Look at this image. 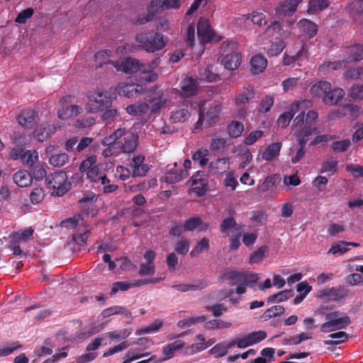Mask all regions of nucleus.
Returning a JSON list of instances; mask_svg holds the SVG:
<instances>
[{"label": "nucleus", "mask_w": 363, "mask_h": 363, "mask_svg": "<svg viewBox=\"0 0 363 363\" xmlns=\"http://www.w3.org/2000/svg\"><path fill=\"white\" fill-rule=\"evenodd\" d=\"M101 143L106 146L102 152L105 157L116 156L122 152H133L138 145V136L125 128H119L105 137Z\"/></svg>", "instance_id": "1"}, {"label": "nucleus", "mask_w": 363, "mask_h": 363, "mask_svg": "<svg viewBox=\"0 0 363 363\" xmlns=\"http://www.w3.org/2000/svg\"><path fill=\"white\" fill-rule=\"evenodd\" d=\"M118 71L126 74L140 73L145 74L142 80L147 82H155L158 76L153 72V67L150 64L140 63L138 60L125 58L113 64Z\"/></svg>", "instance_id": "2"}, {"label": "nucleus", "mask_w": 363, "mask_h": 363, "mask_svg": "<svg viewBox=\"0 0 363 363\" xmlns=\"http://www.w3.org/2000/svg\"><path fill=\"white\" fill-rule=\"evenodd\" d=\"M86 98L88 101L85 104V108L89 113L102 112L112 106L113 99L111 94L104 89H96L89 91L86 94Z\"/></svg>", "instance_id": "3"}, {"label": "nucleus", "mask_w": 363, "mask_h": 363, "mask_svg": "<svg viewBox=\"0 0 363 363\" xmlns=\"http://www.w3.org/2000/svg\"><path fill=\"white\" fill-rule=\"evenodd\" d=\"M138 47L149 52L162 50L166 45L167 38L163 35L152 30L143 31L135 36Z\"/></svg>", "instance_id": "4"}, {"label": "nucleus", "mask_w": 363, "mask_h": 363, "mask_svg": "<svg viewBox=\"0 0 363 363\" xmlns=\"http://www.w3.org/2000/svg\"><path fill=\"white\" fill-rule=\"evenodd\" d=\"M351 323L350 317L340 311H333L325 314V322L320 326V331L329 333L346 328Z\"/></svg>", "instance_id": "5"}, {"label": "nucleus", "mask_w": 363, "mask_h": 363, "mask_svg": "<svg viewBox=\"0 0 363 363\" xmlns=\"http://www.w3.org/2000/svg\"><path fill=\"white\" fill-rule=\"evenodd\" d=\"M48 188L53 190L52 194L62 196L69 189L70 184L67 182L66 173L62 171L55 172L46 179Z\"/></svg>", "instance_id": "6"}, {"label": "nucleus", "mask_w": 363, "mask_h": 363, "mask_svg": "<svg viewBox=\"0 0 363 363\" xmlns=\"http://www.w3.org/2000/svg\"><path fill=\"white\" fill-rule=\"evenodd\" d=\"M181 0H152L147 6L148 16L145 18L138 19L140 24H144L150 21L155 13L160 9H178L179 8V1Z\"/></svg>", "instance_id": "7"}, {"label": "nucleus", "mask_w": 363, "mask_h": 363, "mask_svg": "<svg viewBox=\"0 0 363 363\" xmlns=\"http://www.w3.org/2000/svg\"><path fill=\"white\" fill-rule=\"evenodd\" d=\"M313 106L311 100H303L292 104L288 111L283 113L277 119V124L281 128L286 127L291 121L294 115L298 111L299 109L309 108Z\"/></svg>", "instance_id": "8"}, {"label": "nucleus", "mask_w": 363, "mask_h": 363, "mask_svg": "<svg viewBox=\"0 0 363 363\" xmlns=\"http://www.w3.org/2000/svg\"><path fill=\"white\" fill-rule=\"evenodd\" d=\"M340 57L346 63L363 60V45L355 44L345 47L340 51Z\"/></svg>", "instance_id": "9"}, {"label": "nucleus", "mask_w": 363, "mask_h": 363, "mask_svg": "<svg viewBox=\"0 0 363 363\" xmlns=\"http://www.w3.org/2000/svg\"><path fill=\"white\" fill-rule=\"evenodd\" d=\"M227 278L234 280L235 284H244L247 286H252L259 280L257 274L252 272H230L226 274Z\"/></svg>", "instance_id": "10"}, {"label": "nucleus", "mask_w": 363, "mask_h": 363, "mask_svg": "<svg viewBox=\"0 0 363 363\" xmlns=\"http://www.w3.org/2000/svg\"><path fill=\"white\" fill-rule=\"evenodd\" d=\"M156 254L152 250H147L144 254L145 262L140 264L138 274L141 277L152 276L155 272V259Z\"/></svg>", "instance_id": "11"}, {"label": "nucleus", "mask_w": 363, "mask_h": 363, "mask_svg": "<svg viewBox=\"0 0 363 363\" xmlns=\"http://www.w3.org/2000/svg\"><path fill=\"white\" fill-rule=\"evenodd\" d=\"M204 104L199 105V120L196 123V128L199 127V125L202 124L203 121L205 118V116L207 118V120L209 123H213L216 121V118L218 116L221 111V106L219 104H215L210 107L206 113H204L203 108Z\"/></svg>", "instance_id": "12"}, {"label": "nucleus", "mask_w": 363, "mask_h": 363, "mask_svg": "<svg viewBox=\"0 0 363 363\" xmlns=\"http://www.w3.org/2000/svg\"><path fill=\"white\" fill-rule=\"evenodd\" d=\"M347 295L344 288H326L318 291L317 296L329 301H338L345 298Z\"/></svg>", "instance_id": "13"}, {"label": "nucleus", "mask_w": 363, "mask_h": 363, "mask_svg": "<svg viewBox=\"0 0 363 363\" xmlns=\"http://www.w3.org/2000/svg\"><path fill=\"white\" fill-rule=\"evenodd\" d=\"M144 161L145 157L143 155H137L132 159L130 167L133 177H144L148 172L150 167Z\"/></svg>", "instance_id": "14"}, {"label": "nucleus", "mask_w": 363, "mask_h": 363, "mask_svg": "<svg viewBox=\"0 0 363 363\" xmlns=\"http://www.w3.org/2000/svg\"><path fill=\"white\" fill-rule=\"evenodd\" d=\"M197 34L201 43H206L213 39V33L208 20L201 18L197 24Z\"/></svg>", "instance_id": "15"}, {"label": "nucleus", "mask_w": 363, "mask_h": 363, "mask_svg": "<svg viewBox=\"0 0 363 363\" xmlns=\"http://www.w3.org/2000/svg\"><path fill=\"white\" fill-rule=\"evenodd\" d=\"M281 142H277L268 145L263 151L259 150V155L266 161H272L278 157L281 148Z\"/></svg>", "instance_id": "16"}, {"label": "nucleus", "mask_w": 363, "mask_h": 363, "mask_svg": "<svg viewBox=\"0 0 363 363\" xmlns=\"http://www.w3.org/2000/svg\"><path fill=\"white\" fill-rule=\"evenodd\" d=\"M56 131V127L52 124H40L35 128L33 135L38 141L43 142L49 138Z\"/></svg>", "instance_id": "17"}, {"label": "nucleus", "mask_w": 363, "mask_h": 363, "mask_svg": "<svg viewBox=\"0 0 363 363\" xmlns=\"http://www.w3.org/2000/svg\"><path fill=\"white\" fill-rule=\"evenodd\" d=\"M301 1L302 0H286L276 8V12L284 16L293 15L296 11L297 6Z\"/></svg>", "instance_id": "18"}, {"label": "nucleus", "mask_w": 363, "mask_h": 363, "mask_svg": "<svg viewBox=\"0 0 363 363\" xmlns=\"http://www.w3.org/2000/svg\"><path fill=\"white\" fill-rule=\"evenodd\" d=\"M347 9L354 21L363 22V0H349Z\"/></svg>", "instance_id": "19"}, {"label": "nucleus", "mask_w": 363, "mask_h": 363, "mask_svg": "<svg viewBox=\"0 0 363 363\" xmlns=\"http://www.w3.org/2000/svg\"><path fill=\"white\" fill-rule=\"evenodd\" d=\"M345 91L341 88H330V91L323 97V101L325 104L334 106L337 104L345 96Z\"/></svg>", "instance_id": "20"}, {"label": "nucleus", "mask_w": 363, "mask_h": 363, "mask_svg": "<svg viewBox=\"0 0 363 363\" xmlns=\"http://www.w3.org/2000/svg\"><path fill=\"white\" fill-rule=\"evenodd\" d=\"M84 108L82 106L75 104L67 106L66 108H62L58 110L57 116L59 118L64 120L77 116L82 113Z\"/></svg>", "instance_id": "21"}, {"label": "nucleus", "mask_w": 363, "mask_h": 363, "mask_svg": "<svg viewBox=\"0 0 363 363\" xmlns=\"http://www.w3.org/2000/svg\"><path fill=\"white\" fill-rule=\"evenodd\" d=\"M13 182L19 187H27L32 184L31 174L25 169H20L13 174Z\"/></svg>", "instance_id": "22"}, {"label": "nucleus", "mask_w": 363, "mask_h": 363, "mask_svg": "<svg viewBox=\"0 0 363 363\" xmlns=\"http://www.w3.org/2000/svg\"><path fill=\"white\" fill-rule=\"evenodd\" d=\"M187 175L188 172L186 170H179L178 172L174 169H169L160 178V180L162 182L175 184L182 181L184 178L186 177Z\"/></svg>", "instance_id": "23"}, {"label": "nucleus", "mask_w": 363, "mask_h": 363, "mask_svg": "<svg viewBox=\"0 0 363 363\" xmlns=\"http://www.w3.org/2000/svg\"><path fill=\"white\" fill-rule=\"evenodd\" d=\"M36 118L37 114L33 109H26L19 114L18 121L21 126L31 128Z\"/></svg>", "instance_id": "24"}, {"label": "nucleus", "mask_w": 363, "mask_h": 363, "mask_svg": "<svg viewBox=\"0 0 363 363\" xmlns=\"http://www.w3.org/2000/svg\"><path fill=\"white\" fill-rule=\"evenodd\" d=\"M209 170L213 174H223L230 168V158L223 157L211 162L208 166Z\"/></svg>", "instance_id": "25"}, {"label": "nucleus", "mask_w": 363, "mask_h": 363, "mask_svg": "<svg viewBox=\"0 0 363 363\" xmlns=\"http://www.w3.org/2000/svg\"><path fill=\"white\" fill-rule=\"evenodd\" d=\"M163 95V91L158 90L154 91L150 96L149 102L151 104L152 112L157 111L166 106L167 101L164 98Z\"/></svg>", "instance_id": "26"}, {"label": "nucleus", "mask_w": 363, "mask_h": 363, "mask_svg": "<svg viewBox=\"0 0 363 363\" xmlns=\"http://www.w3.org/2000/svg\"><path fill=\"white\" fill-rule=\"evenodd\" d=\"M318 114L315 111H309L306 113L305 125L303 128L305 131V135L309 136L317 131L315 126V121L318 118Z\"/></svg>", "instance_id": "27"}, {"label": "nucleus", "mask_w": 363, "mask_h": 363, "mask_svg": "<svg viewBox=\"0 0 363 363\" xmlns=\"http://www.w3.org/2000/svg\"><path fill=\"white\" fill-rule=\"evenodd\" d=\"M184 230L186 231H193L195 229H199V230H206L208 228V224L203 223L202 219L199 217H192L187 219L184 222Z\"/></svg>", "instance_id": "28"}, {"label": "nucleus", "mask_w": 363, "mask_h": 363, "mask_svg": "<svg viewBox=\"0 0 363 363\" xmlns=\"http://www.w3.org/2000/svg\"><path fill=\"white\" fill-rule=\"evenodd\" d=\"M101 165L97 164L95 165L93 169H89L86 173L87 178L90 180V182L95 183L96 184H104L106 182V175L101 172Z\"/></svg>", "instance_id": "29"}, {"label": "nucleus", "mask_w": 363, "mask_h": 363, "mask_svg": "<svg viewBox=\"0 0 363 363\" xmlns=\"http://www.w3.org/2000/svg\"><path fill=\"white\" fill-rule=\"evenodd\" d=\"M298 26L301 31L308 38H313L317 33V25L308 19L301 20L298 23Z\"/></svg>", "instance_id": "30"}, {"label": "nucleus", "mask_w": 363, "mask_h": 363, "mask_svg": "<svg viewBox=\"0 0 363 363\" xmlns=\"http://www.w3.org/2000/svg\"><path fill=\"white\" fill-rule=\"evenodd\" d=\"M241 57L238 53L227 54L222 60V64L225 69L234 70L238 67L240 64Z\"/></svg>", "instance_id": "31"}, {"label": "nucleus", "mask_w": 363, "mask_h": 363, "mask_svg": "<svg viewBox=\"0 0 363 363\" xmlns=\"http://www.w3.org/2000/svg\"><path fill=\"white\" fill-rule=\"evenodd\" d=\"M330 84L325 81H320L311 87V94L318 98L324 97V96L330 91Z\"/></svg>", "instance_id": "32"}, {"label": "nucleus", "mask_w": 363, "mask_h": 363, "mask_svg": "<svg viewBox=\"0 0 363 363\" xmlns=\"http://www.w3.org/2000/svg\"><path fill=\"white\" fill-rule=\"evenodd\" d=\"M252 72L255 74H259L262 72L267 65V60L264 58V56L261 55H257L251 59L250 61Z\"/></svg>", "instance_id": "33"}, {"label": "nucleus", "mask_w": 363, "mask_h": 363, "mask_svg": "<svg viewBox=\"0 0 363 363\" xmlns=\"http://www.w3.org/2000/svg\"><path fill=\"white\" fill-rule=\"evenodd\" d=\"M181 89L182 95L185 96L194 95L196 92V82L191 77H186L182 80Z\"/></svg>", "instance_id": "34"}, {"label": "nucleus", "mask_w": 363, "mask_h": 363, "mask_svg": "<svg viewBox=\"0 0 363 363\" xmlns=\"http://www.w3.org/2000/svg\"><path fill=\"white\" fill-rule=\"evenodd\" d=\"M149 109V105L146 103H138L128 106L126 112L133 116H141L146 113Z\"/></svg>", "instance_id": "35"}, {"label": "nucleus", "mask_w": 363, "mask_h": 363, "mask_svg": "<svg viewBox=\"0 0 363 363\" xmlns=\"http://www.w3.org/2000/svg\"><path fill=\"white\" fill-rule=\"evenodd\" d=\"M185 345V342L183 340H176L170 344H168L163 348L162 352L164 355V359H168L172 358L174 352L180 349H182Z\"/></svg>", "instance_id": "36"}, {"label": "nucleus", "mask_w": 363, "mask_h": 363, "mask_svg": "<svg viewBox=\"0 0 363 363\" xmlns=\"http://www.w3.org/2000/svg\"><path fill=\"white\" fill-rule=\"evenodd\" d=\"M190 116L191 113L187 106L182 107L172 111L170 119L173 123H182L186 121Z\"/></svg>", "instance_id": "37"}, {"label": "nucleus", "mask_w": 363, "mask_h": 363, "mask_svg": "<svg viewBox=\"0 0 363 363\" xmlns=\"http://www.w3.org/2000/svg\"><path fill=\"white\" fill-rule=\"evenodd\" d=\"M141 88L139 89V86H135L133 84H120L116 88V91L119 95L125 96L128 98H130L133 95V92L140 91Z\"/></svg>", "instance_id": "38"}, {"label": "nucleus", "mask_w": 363, "mask_h": 363, "mask_svg": "<svg viewBox=\"0 0 363 363\" xmlns=\"http://www.w3.org/2000/svg\"><path fill=\"white\" fill-rule=\"evenodd\" d=\"M132 333L130 329H122L114 330L112 332H108L103 334L104 339L110 338L113 341H119L124 340L128 337Z\"/></svg>", "instance_id": "39"}, {"label": "nucleus", "mask_w": 363, "mask_h": 363, "mask_svg": "<svg viewBox=\"0 0 363 363\" xmlns=\"http://www.w3.org/2000/svg\"><path fill=\"white\" fill-rule=\"evenodd\" d=\"M329 6L328 0H311L308 5V13L314 14L318 13Z\"/></svg>", "instance_id": "40"}, {"label": "nucleus", "mask_w": 363, "mask_h": 363, "mask_svg": "<svg viewBox=\"0 0 363 363\" xmlns=\"http://www.w3.org/2000/svg\"><path fill=\"white\" fill-rule=\"evenodd\" d=\"M279 179V177L276 174L269 175L263 180L262 184L257 186V190L259 192H265L269 189H272L273 187L276 186L277 182Z\"/></svg>", "instance_id": "41"}, {"label": "nucleus", "mask_w": 363, "mask_h": 363, "mask_svg": "<svg viewBox=\"0 0 363 363\" xmlns=\"http://www.w3.org/2000/svg\"><path fill=\"white\" fill-rule=\"evenodd\" d=\"M138 286H139L138 280H135L131 282L117 281L113 284V286L111 290V294H115L118 291H128L130 288L138 287Z\"/></svg>", "instance_id": "42"}, {"label": "nucleus", "mask_w": 363, "mask_h": 363, "mask_svg": "<svg viewBox=\"0 0 363 363\" xmlns=\"http://www.w3.org/2000/svg\"><path fill=\"white\" fill-rule=\"evenodd\" d=\"M189 182L191 185L194 186L200 184V186L192 188V191L198 196H201L206 193V180L203 179H197L196 176H192Z\"/></svg>", "instance_id": "43"}, {"label": "nucleus", "mask_w": 363, "mask_h": 363, "mask_svg": "<svg viewBox=\"0 0 363 363\" xmlns=\"http://www.w3.org/2000/svg\"><path fill=\"white\" fill-rule=\"evenodd\" d=\"M337 169V160L331 157L326 160L322 164L320 172L328 175H333Z\"/></svg>", "instance_id": "44"}, {"label": "nucleus", "mask_w": 363, "mask_h": 363, "mask_svg": "<svg viewBox=\"0 0 363 363\" xmlns=\"http://www.w3.org/2000/svg\"><path fill=\"white\" fill-rule=\"evenodd\" d=\"M196 340L197 342L192 344L189 348L190 350L189 354H195L208 348L206 339L203 335H197L196 336Z\"/></svg>", "instance_id": "45"}, {"label": "nucleus", "mask_w": 363, "mask_h": 363, "mask_svg": "<svg viewBox=\"0 0 363 363\" xmlns=\"http://www.w3.org/2000/svg\"><path fill=\"white\" fill-rule=\"evenodd\" d=\"M231 323L226 322L220 319H214L207 321L204 323L203 328L206 330H216L230 328Z\"/></svg>", "instance_id": "46"}, {"label": "nucleus", "mask_w": 363, "mask_h": 363, "mask_svg": "<svg viewBox=\"0 0 363 363\" xmlns=\"http://www.w3.org/2000/svg\"><path fill=\"white\" fill-rule=\"evenodd\" d=\"M209 247V240L207 238H203L191 250L190 252V255L191 257H196L200 253L208 251Z\"/></svg>", "instance_id": "47"}, {"label": "nucleus", "mask_w": 363, "mask_h": 363, "mask_svg": "<svg viewBox=\"0 0 363 363\" xmlns=\"http://www.w3.org/2000/svg\"><path fill=\"white\" fill-rule=\"evenodd\" d=\"M112 57V52L109 50H100L95 54L94 58L96 67H101L103 64L111 62L109 58Z\"/></svg>", "instance_id": "48"}, {"label": "nucleus", "mask_w": 363, "mask_h": 363, "mask_svg": "<svg viewBox=\"0 0 363 363\" xmlns=\"http://www.w3.org/2000/svg\"><path fill=\"white\" fill-rule=\"evenodd\" d=\"M267 252V247L266 246H262L255 251L249 258V264H255L259 263L264 257L266 256Z\"/></svg>", "instance_id": "49"}, {"label": "nucleus", "mask_w": 363, "mask_h": 363, "mask_svg": "<svg viewBox=\"0 0 363 363\" xmlns=\"http://www.w3.org/2000/svg\"><path fill=\"white\" fill-rule=\"evenodd\" d=\"M68 155L66 153L61 152L50 156L49 162L54 167H62L68 161Z\"/></svg>", "instance_id": "50"}, {"label": "nucleus", "mask_w": 363, "mask_h": 363, "mask_svg": "<svg viewBox=\"0 0 363 363\" xmlns=\"http://www.w3.org/2000/svg\"><path fill=\"white\" fill-rule=\"evenodd\" d=\"M254 97V91L251 87L245 88L236 97L238 104H246Z\"/></svg>", "instance_id": "51"}, {"label": "nucleus", "mask_w": 363, "mask_h": 363, "mask_svg": "<svg viewBox=\"0 0 363 363\" xmlns=\"http://www.w3.org/2000/svg\"><path fill=\"white\" fill-rule=\"evenodd\" d=\"M38 160V154L36 151L24 150L21 162L27 166H33Z\"/></svg>", "instance_id": "52"}, {"label": "nucleus", "mask_w": 363, "mask_h": 363, "mask_svg": "<svg viewBox=\"0 0 363 363\" xmlns=\"http://www.w3.org/2000/svg\"><path fill=\"white\" fill-rule=\"evenodd\" d=\"M228 133L231 137L238 138L244 130V125L238 121H233L228 126Z\"/></svg>", "instance_id": "53"}, {"label": "nucleus", "mask_w": 363, "mask_h": 363, "mask_svg": "<svg viewBox=\"0 0 363 363\" xmlns=\"http://www.w3.org/2000/svg\"><path fill=\"white\" fill-rule=\"evenodd\" d=\"M346 66V62L344 61V59L342 58L340 60L335 61V62H323L320 66V69L321 70H327L332 71L335 69H339Z\"/></svg>", "instance_id": "54"}, {"label": "nucleus", "mask_w": 363, "mask_h": 363, "mask_svg": "<svg viewBox=\"0 0 363 363\" xmlns=\"http://www.w3.org/2000/svg\"><path fill=\"white\" fill-rule=\"evenodd\" d=\"M306 50L304 45H302L301 49L298 51L296 55H284L283 58V63L285 65H290L294 62L301 59V57L305 56L306 55Z\"/></svg>", "instance_id": "55"}, {"label": "nucleus", "mask_w": 363, "mask_h": 363, "mask_svg": "<svg viewBox=\"0 0 363 363\" xmlns=\"http://www.w3.org/2000/svg\"><path fill=\"white\" fill-rule=\"evenodd\" d=\"M103 113L101 116V119L103 121L111 122L113 121L120 115V112L116 108H108L102 111Z\"/></svg>", "instance_id": "56"}, {"label": "nucleus", "mask_w": 363, "mask_h": 363, "mask_svg": "<svg viewBox=\"0 0 363 363\" xmlns=\"http://www.w3.org/2000/svg\"><path fill=\"white\" fill-rule=\"evenodd\" d=\"M34 230L31 228L25 229L21 232L13 233L11 235L13 242H26L29 238L33 235Z\"/></svg>", "instance_id": "57"}, {"label": "nucleus", "mask_w": 363, "mask_h": 363, "mask_svg": "<svg viewBox=\"0 0 363 363\" xmlns=\"http://www.w3.org/2000/svg\"><path fill=\"white\" fill-rule=\"evenodd\" d=\"M284 312V308L282 306H274L268 309H267L262 315V317L264 320H268L273 317H276L277 315H280L283 314Z\"/></svg>", "instance_id": "58"}, {"label": "nucleus", "mask_w": 363, "mask_h": 363, "mask_svg": "<svg viewBox=\"0 0 363 363\" xmlns=\"http://www.w3.org/2000/svg\"><path fill=\"white\" fill-rule=\"evenodd\" d=\"M209 155L207 150H199L192 156L194 162H198L202 167L206 166L208 163V156Z\"/></svg>", "instance_id": "59"}, {"label": "nucleus", "mask_w": 363, "mask_h": 363, "mask_svg": "<svg viewBox=\"0 0 363 363\" xmlns=\"http://www.w3.org/2000/svg\"><path fill=\"white\" fill-rule=\"evenodd\" d=\"M206 284L204 282H201L198 285L186 284H174L172 287L177 291L185 292L188 291L203 289L206 286Z\"/></svg>", "instance_id": "60"}, {"label": "nucleus", "mask_w": 363, "mask_h": 363, "mask_svg": "<svg viewBox=\"0 0 363 363\" xmlns=\"http://www.w3.org/2000/svg\"><path fill=\"white\" fill-rule=\"evenodd\" d=\"M206 320V317L203 315L190 317L184 320H181L177 323V325L179 328L190 327L196 323H201Z\"/></svg>", "instance_id": "61"}, {"label": "nucleus", "mask_w": 363, "mask_h": 363, "mask_svg": "<svg viewBox=\"0 0 363 363\" xmlns=\"http://www.w3.org/2000/svg\"><path fill=\"white\" fill-rule=\"evenodd\" d=\"M233 228H235L238 232L240 229L237 228V223L235 219L231 217L225 218L220 224L221 233H228L230 230Z\"/></svg>", "instance_id": "62"}, {"label": "nucleus", "mask_w": 363, "mask_h": 363, "mask_svg": "<svg viewBox=\"0 0 363 363\" xmlns=\"http://www.w3.org/2000/svg\"><path fill=\"white\" fill-rule=\"evenodd\" d=\"M45 197L44 190L42 187H37L30 192V199L33 204L40 203Z\"/></svg>", "instance_id": "63"}, {"label": "nucleus", "mask_w": 363, "mask_h": 363, "mask_svg": "<svg viewBox=\"0 0 363 363\" xmlns=\"http://www.w3.org/2000/svg\"><path fill=\"white\" fill-rule=\"evenodd\" d=\"M348 250L347 245L345 241H339L332 245L331 248L329 250V253L333 255L340 254L342 255Z\"/></svg>", "instance_id": "64"}]
</instances>
